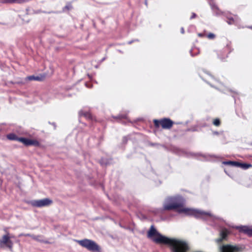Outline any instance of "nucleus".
<instances>
[{
	"mask_svg": "<svg viewBox=\"0 0 252 252\" xmlns=\"http://www.w3.org/2000/svg\"><path fill=\"white\" fill-rule=\"evenodd\" d=\"M185 204V199L182 196L176 195L170 197L166 200L163 209L165 211L175 210L179 213H184L196 218L200 217L203 215V213L196 210L186 208Z\"/></svg>",
	"mask_w": 252,
	"mask_h": 252,
	"instance_id": "nucleus-1",
	"label": "nucleus"
},
{
	"mask_svg": "<svg viewBox=\"0 0 252 252\" xmlns=\"http://www.w3.org/2000/svg\"><path fill=\"white\" fill-rule=\"evenodd\" d=\"M77 242L80 246L91 252H100V247L93 240L85 239L82 240H78Z\"/></svg>",
	"mask_w": 252,
	"mask_h": 252,
	"instance_id": "nucleus-2",
	"label": "nucleus"
},
{
	"mask_svg": "<svg viewBox=\"0 0 252 252\" xmlns=\"http://www.w3.org/2000/svg\"><path fill=\"white\" fill-rule=\"evenodd\" d=\"M154 126L156 128H159L160 126L163 129H170L174 124V122L169 118H162L160 120L154 119L153 120Z\"/></svg>",
	"mask_w": 252,
	"mask_h": 252,
	"instance_id": "nucleus-3",
	"label": "nucleus"
},
{
	"mask_svg": "<svg viewBox=\"0 0 252 252\" xmlns=\"http://www.w3.org/2000/svg\"><path fill=\"white\" fill-rule=\"evenodd\" d=\"M14 236L10 235L9 233L3 235L0 239V247H7L11 252L13 251V243L11 239L14 238Z\"/></svg>",
	"mask_w": 252,
	"mask_h": 252,
	"instance_id": "nucleus-4",
	"label": "nucleus"
},
{
	"mask_svg": "<svg viewBox=\"0 0 252 252\" xmlns=\"http://www.w3.org/2000/svg\"><path fill=\"white\" fill-rule=\"evenodd\" d=\"M199 75L202 80L211 86H213L214 83L218 81L214 75L207 71H203L200 73Z\"/></svg>",
	"mask_w": 252,
	"mask_h": 252,
	"instance_id": "nucleus-5",
	"label": "nucleus"
},
{
	"mask_svg": "<svg viewBox=\"0 0 252 252\" xmlns=\"http://www.w3.org/2000/svg\"><path fill=\"white\" fill-rule=\"evenodd\" d=\"M53 201L52 200L46 198L41 200H33L31 204L32 206L36 207H42L48 206L52 204Z\"/></svg>",
	"mask_w": 252,
	"mask_h": 252,
	"instance_id": "nucleus-6",
	"label": "nucleus"
},
{
	"mask_svg": "<svg viewBox=\"0 0 252 252\" xmlns=\"http://www.w3.org/2000/svg\"><path fill=\"white\" fill-rule=\"evenodd\" d=\"M19 142L22 143L24 145L27 146L33 145L36 147H38L40 146V143L37 140L30 139L24 137H20Z\"/></svg>",
	"mask_w": 252,
	"mask_h": 252,
	"instance_id": "nucleus-7",
	"label": "nucleus"
},
{
	"mask_svg": "<svg viewBox=\"0 0 252 252\" xmlns=\"http://www.w3.org/2000/svg\"><path fill=\"white\" fill-rule=\"evenodd\" d=\"M80 117H84L86 119L93 121H95V118L92 115L89 111H85L81 110L79 112Z\"/></svg>",
	"mask_w": 252,
	"mask_h": 252,
	"instance_id": "nucleus-8",
	"label": "nucleus"
},
{
	"mask_svg": "<svg viewBox=\"0 0 252 252\" xmlns=\"http://www.w3.org/2000/svg\"><path fill=\"white\" fill-rule=\"evenodd\" d=\"M237 229L239 232L247 234L249 236H252V228L247 226H238Z\"/></svg>",
	"mask_w": 252,
	"mask_h": 252,
	"instance_id": "nucleus-9",
	"label": "nucleus"
},
{
	"mask_svg": "<svg viewBox=\"0 0 252 252\" xmlns=\"http://www.w3.org/2000/svg\"><path fill=\"white\" fill-rule=\"evenodd\" d=\"M239 248L236 246H233L229 245H224L222 248V252H233L238 251Z\"/></svg>",
	"mask_w": 252,
	"mask_h": 252,
	"instance_id": "nucleus-10",
	"label": "nucleus"
},
{
	"mask_svg": "<svg viewBox=\"0 0 252 252\" xmlns=\"http://www.w3.org/2000/svg\"><path fill=\"white\" fill-rule=\"evenodd\" d=\"M209 3L212 8V9L217 14L220 15L221 14L222 12L221 11L219 8L218 6L215 4L214 0H208Z\"/></svg>",
	"mask_w": 252,
	"mask_h": 252,
	"instance_id": "nucleus-11",
	"label": "nucleus"
},
{
	"mask_svg": "<svg viewBox=\"0 0 252 252\" xmlns=\"http://www.w3.org/2000/svg\"><path fill=\"white\" fill-rule=\"evenodd\" d=\"M239 21V18L237 16H235V18L233 17H227L226 22L229 25H235L238 23Z\"/></svg>",
	"mask_w": 252,
	"mask_h": 252,
	"instance_id": "nucleus-12",
	"label": "nucleus"
},
{
	"mask_svg": "<svg viewBox=\"0 0 252 252\" xmlns=\"http://www.w3.org/2000/svg\"><path fill=\"white\" fill-rule=\"evenodd\" d=\"M6 138L9 140L19 141L20 137H18L16 134L13 133H10L6 135Z\"/></svg>",
	"mask_w": 252,
	"mask_h": 252,
	"instance_id": "nucleus-13",
	"label": "nucleus"
},
{
	"mask_svg": "<svg viewBox=\"0 0 252 252\" xmlns=\"http://www.w3.org/2000/svg\"><path fill=\"white\" fill-rule=\"evenodd\" d=\"M2 3H22L26 1V0H0Z\"/></svg>",
	"mask_w": 252,
	"mask_h": 252,
	"instance_id": "nucleus-14",
	"label": "nucleus"
},
{
	"mask_svg": "<svg viewBox=\"0 0 252 252\" xmlns=\"http://www.w3.org/2000/svg\"><path fill=\"white\" fill-rule=\"evenodd\" d=\"M237 167H240L243 169H247L252 167V165L250 163H242L238 162Z\"/></svg>",
	"mask_w": 252,
	"mask_h": 252,
	"instance_id": "nucleus-15",
	"label": "nucleus"
},
{
	"mask_svg": "<svg viewBox=\"0 0 252 252\" xmlns=\"http://www.w3.org/2000/svg\"><path fill=\"white\" fill-rule=\"evenodd\" d=\"M238 162L236 161H224L222 162V163L224 165H229L231 166L237 167Z\"/></svg>",
	"mask_w": 252,
	"mask_h": 252,
	"instance_id": "nucleus-16",
	"label": "nucleus"
},
{
	"mask_svg": "<svg viewBox=\"0 0 252 252\" xmlns=\"http://www.w3.org/2000/svg\"><path fill=\"white\" fill-rule=\"evenodd\" d=\"M213 124L216 126H219L221 124V121L219 118H215L213 120Z\"/></svg>",
	"mask_w": 252,
	"mask_h": 252,
	"instance_id": "nucleus-17",
	"label": "nucleus"
},
{
	"mask_svg": "<svg viewBox=\"0 0 252 252\" xmlns=\"http://www.w3.org/2000/svg\"><path fill=\"white\" fill-rule=\"evenodd\" d=\"M20 17L22 18V19L25 23H28L30 21V19L28 18V14H26L25 15H20Z\"/></svg>",
	"mask_w": 252,
	"mask_h": 252,
	"instance_id": "nucleus-18",
	"label": "nucleus"
},
{
	"mask_svg": "<svg viewBox=\"0 0 252 252\" xmlns=\"http://www.w3.org/2000/svg\"><path fill=\"white\" fill-rule=\"evenodd\" d=\"M27 78L28 80H31V81H32V80H37V81L40 80L39 77L34 76L33 75L29 76L27 77Z\"/></svg>",
	"mask_w": 252,
	"mask_h": 252,
	"instance_id": "nucleus-19",
	"label": "nucleus"
},
{
	"mask_svg": "<svg viewBox=\"0 0 252 252\" xmlns=\"http://www.w3.org/2000/svg\"><path fill=\"white\" fill-rule=\"evenodd\" d=\"M221 238L219 239V241H221L222 240L224 239L227 236V233L225 231H222L220 233Z\"/></svg>",
	"mask_w": 252,
	"mask_h": 252,
	"instance_id": "nucleus-20",
	"label": "nucleus"
},
{
	"mask_svg": "<svg viewBox=\"0 0 252 252\" xmlns=\"http://www.w3.org/2000/svg\"><path fill=\"white\" fill-rule=\"evenodd\" d=\"M25 236L31 237L33 239L36 240V241H39L38 237H40L39 236L32 235L30 234H26V235H25Z\"/></svg>",
	"mask_w": 252,
	"mask_h": 252,
	"instance_id": "nucleus-21",
	"label": "nucleus"
},
{
	"mask_svg": "<svg viewBox=\"0 0 252 252\" xmlns=\"http://www.w3.org/2000/svg\"><path fill=\"white\" fill-rule=\"evenodd\" d=\"M206 36H207L209 39H213L215 38V35L214 33H210L206 35Z\"/></svg>",
	"mask_w": 252,
	"mask_h": 252,
	"instance_id": "nucleus-22",
	"label": "nucleus"
},
{
	"mask_svg": "<svg viewBox=\"0 0 252 252\" xmlns=\"http://www.w3.org/2000/svg\"><path fill=\"white\" fill-rule=\"evenodd\" d=\"M126 118V115H119L115 117L116 119H125Z\"/></svg>",
	"mask_w": 252,
	"mask_h": 252,
	"instance_id": "nucleus-23",
	"label": "nucleus"
},
{
	"mask_svg": "<svg viewBox=\"0 0 252 252\" xmlns=\"http://www.w3.org/2000/svg\"><path fill=\"white\" fill-rule=\"evenodd\" d=\"M197 35L198 36L200 37H204L205 36H206V34L205 33H198L197 34Z\"/></svg>",
	"mask_w": 252,
	"mask_h": 252,
	"instance_id": "nucleus-24",
	"label": "nucleus"
},
{
	"mask_svg": "<svg viewBox=\"0 0 252 252\" xmlns=\"http://www.w3.org/2000/svg\"><path fill=\"white\" fill-rule=\"evenodd\" d=\"M197 17L196 14L195 13H192L191 16H190V19L192 20L195 18Z\"/></svg>",
	"mask_w": 252,
	"mask_h": 252,
	"instance_id": "nucleus-25",
	"label": "nucleus"
},
{
	"mask_svg": "<svg viewBox=\"0 0 252 252\" xmlns=\"http://www.w3.org/2000/svg\"><path fill=\"white\" fill-rule=\"evenodd\" d=\"M124 139H125V140H126V138H124Z\"/></svg>",
	"mask_w": 252,
	"mask_h": 252,
	"instance_id": "nucleus-26",
	"label": "nucleus"
}]
</instances>
